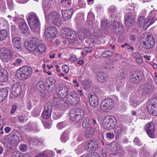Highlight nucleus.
I'll use <instances>...</instances> for the list:
<instances>
[{
    "mask_svg": "<svg viewBox=\"0 0 157 157\" xmlns=\"http://www.w3.org/2000/svg\"><path fill=\"white\" fill-rule=\"evenodd\" d=\"M90 118L88 117H85L83 119L82 123V126L83 128H87L89 127H92L91 126V124H90Z\"/></svg>",
    "mask_w": 157,
    "mask_h": 157,
    "instance_id": "obj_39",
    "label": "nucleus"
},
{
    "mask_svg": "<svg viewBox=\"0 0 157 157\" xmlns=\"http://www.w3.org/2000/svg\"><path fill=\"white\" fill-rule=\"evenodd\" d=\"M8 35V31L6 29L0 30V42L2 41L7 37Z\"/></svg>",
    "mask_w": 157,
    "mask_h": 157,
    "instance_id": "obj_38",
    "label": "nucleus"
},
{
    "mask_svg": "<svg viewBox=\"0 0 157 157\" xmlns=\"http://www.w3.org/2000/svg\"><path fill=\"white\" fill-rule=\"evenodd\" d=\"M66 125V124L64 122H61L57 124V127L58 129H61L64 127Z\"/></svg>",
    "mask_w": 157,
    "mask_h": 157,
    "instance_id": "obj_60",
    "label": "nucleus"
},
{
    "mask_svg": "<svg viewBox=\"0 0 157 157\" xmlns=\"http://www.w3.org/2000/svg\"><path fill=\"white\" fill-rule=\"evenodd\" d=\"M137 152L135 149L130 151L129 153V155L131 157H136Z\"/></svg>",
    "mask_w": 157,
    "mask_h": 157,
    "instance_id": "obj_58",
    "label": "nucleus"
},
{
    "mask_svg": "<svg viewBox=\"0 0 157 157\" xmlns=\"http://www.w3.org/2000/svg\"><path fill=\"white\" fill-rule=\"evenodd\" d=\"M133 142L135 144L137 145L141 146L142 145V144L141 142L139 139L137 137H136L134 139Z\"/></svg>",
    "mask_w": 157,
    "mask_h": 157,
    "instance_id": "obj_61",
    "label": "nucleus"
},
{
    "mask_svg": "<svg viewBox=\"0 0 157 157\" xmlns=\"http://www.w3.org/2000/svg\"><path fill=\"white\" fill-rule=\"evenodd\" d=\"M46 155L47 157H52L54 156L55 154L54 152L52 151H48L46 152H45Z\"/></svg>",
    "mask_w": 157,
    "mask_h": 157,
    "instance_id": "obj_62",
    "label": "nucleus"
},
{
    "mask_svg": "<svg viewBox=\"0 0 157 157\" xmlns=\"http://www.w3.org/2000/svg\"><path fill=\"white\" fill-rule=\"evenodd\" d=\"M144 129L150 138H155V125L153 122H150L146 124L144 126Z\"/></svg>",
    "mask_w": 157,
    "mask_h": 157,
    "instance_id": "obj_9",
    "label": "nucleus"
},
{
    "mask_svg": "<svg viewBox=\"0 0 157 157\" xmlns=\"http://www.w3.org/2000/svg\"><path fill=\"white\" fill-rule=\"evenodd\" d=\"M69 131L67 130L63 132V135L60 137V140L61 142L65 143L69 139Z\"/></svg>",
    "mask_w": 157,
    "mask_h": 157,
    "instance_id": "obj_40",
    "label": "nucleus"
},
{
    "mask_svg": "<svg viewBox=\"0 0 157 157\" xmlns=\"http://www.w3.org/2000/svg\"><path fill=\"white\" fill-rule=\"evenodd\" d=\"M15 32L13 31L12 33V44L13 46L17 49L21 50V38L20 37L16 36L15 35Z\"/></svg>",
    "mask_w": 157,
    "mask_h": 157,
    "instance_id": "obj_18",
    "label": "nucleus"
},
{
    "mask_svg": "<svg viewBox=\"0 0 157 157\" xmlns=\"http://www.w3.org/2000/svg\"><path fill=\"white\" fill-rule=\"evenodd\" d=\"M82 84L83 89L85 90H87L92 85V80L87 79H84L82 81Z\"/></svg>",
    "mask_w": 157,
    "mask_h": 157,
    "instance_id": "obj_32",
    "label": "nucleus"
},
{
    "mask_svg": "<svg viewBox=\"0 0 157 157\" xmlns=\"http://www.w3.org/2000/svg\"><path fill=\"white\" fill-rule=\"evenodd\" d=\"M73 100L74 102H75L78 104L79 101V98L78 94L75 91H72L70 92L68 95Z\"/></svg>",
    "mask_w": 157,
    "mask_h": 157,
    "instance_id": "obj_36",
    "label": "nucleus"
},
{
    "mask_svg": "<svg viewBox=\"0 0 157 157\" xmlns=\"http://www.w3.org/2000/svg\"><path fill=\"white\" fill-rule=\"evenodd\" d=\"M56 92L58 96L62 98H65L68 94V91L67 88L60 86L57 87Z\"/></svg>",
    "mask_w": 157,
    "mask_h": 157,
    "instance_id": "obj_17",
    "label": "nucleus"
},
{
    "mask_svg": "<svg viewBox=\"0 0 157 157\" xmlns=\"http://www.w3.org/2000/svg\"><path fill=\"white\" fill-rule=\"evenodd\" d=\"M60 3H63V4L67 8H69L71 3V0H61L60 2Z\"/></svg>",
    "mask_w": 157,
    "mask_h": 157,
    "instance_id": "obj_50",
    "label": "nucleus"
},
{
    "mask_svg": "<svg viewBox=\"0 0 157 157\" xmlns=\"http://www.w3.org/2000/svg\"><path fill=\"white\" fill-rule=\"evenodd\" d=\"M23 59V58L21 56H20V57L17 58L15 60L14 63L16 65H19L22 62Z\"/></svg>",
    "mask_w": 157,
    "mask_h": 157,
    "instance_id": "obj_59",
    "label": "nucleus"
},
{
    "mask_svg": "<svg viewBox=\"0 0 157 157\" xmlns=\"http://www.w3.org/2000/svg\"><path fill=\"white\" fill-rule=\"evenodd\" d=\"M20 150L22 152H25L28 149V147L26 144H21L19 147Z\"/></svg>",
    "mask_w": 157,
    "mask_h": 157,
    "instance_id": "obj_53",
    "label": "nucleus"
},
{
    "mask_svg": "<svg viewBox=\"0 0 157 157\" xmlns=\"http://www.w3.org/2000/svg\"><path fill=\"white\" fill-rule=\"evenodd\" d=\"M104 68L106 69L107 71H113L114 69V67L113 65L108 63L106 64V65L105 67Z\"/></svg>",
    "mask_w": 157,
    "mask_h": 157,
    "instance_id": "obj_55",
    "label": "nucleus"
},
{
    "mask_svg": "<svg viewBox=\"0 0 157 157\" xmlns=\"http://www.w3.org/2000/svg\"><path fill=\"white\" fill-rule=\"evenodd\" d=\"M29 145L32 144L36 146V147L42 144L41 141L39 139L37 138H34L32 141H31L29 142Z\"/></svg>",
    "mask_w": 157,
    "mask_h": 157,
    "instance_id": "obj_43",
    "label": "nucleus"
},
{
    "mask_svg": "<svg viewBox=\"0 0 157 157\" xmlns=\"http://www.w3.org/2000/svg\"><path fill=\"white\" fill-rule=\"evenodd\" d=\"M93 26V21L90 20H88L84 24L83 29L85 31L90 32Z\"/></svg>",
    "mask_w": 157,
    "mask_h": 157,
    "instance_id": "obj_33",
    "label": "nucleus"
},
{
    "mask_svg": "<svg viewBox=\"0 0 157 157\" xmlns=\"http://www.w3.org/2000/svg\"><path fill=\"white\" fill-rule=\"evenodd\" d=\"M28 23L30 28L33 30L36 29L39 24V20L36 14L31 12L28 14Z\"/></svg>",
    "mask_w": 157,
    "mask_h": 157,
    "instance_id": "obj_5",
    "label": "nucleus"
},
{
    "mask_svg": "<svg viewBox=\"0 0 157 157\" xmlns=\"http://www.w3.org/2000/svg\"><path fill=\"white\" fill-rule=\"evenodd\" d=\"M108 10L109 11V13L111 14V15L113 14V15H114L116 16V17L118 18V17L117 16V11L116 10L114 7H111L109 8L108 9Z\"/></svg>",
    "mask_w": 157,
    "mask_h": 157,
    "instance_id": "obj_54",
    "label": "nucleus"
},
{
    "mask_svg": "<svg viewBox=\"0 0 157 157\" xmlns=\"http://www.w3.org/2000/svg\"><path fill=\"white\" fill-rule=\"evenodd\" d=\"M53 103L54 106L59 109H63L67 107V103L63 99L60 98H54L53 99Z\"/></svg>",
    "mask_w": 157,
    "mask_h": 157,
    "instance_id": "obj_16",
    "label": "nucleus"
},
{
    "mask_svg": "<svg viewBox=\"0 0 157 157\" xmlns=\"http://www.w3.org/2000/svg\"><path fill=\"white\" fill-rule=\"evenodd\" d=\"M106 136L109 139H112L114 138V135L113 133L108 132L106 133Z\"/></svg>",
    "mask_w": 157,
    "mask_h": 157,
    "instance_id": "obj_63",
    "label": "nucleus"
},
{
    "mask_svg": "<svg viewBox=\"0 0 157 157\" xmlns=\"http://www.w3.org/2000/svg\"><path fill=\"white\" fill-rule=\"evenodd\" d=\"M72 9H70L68 10H62V17L65 20H68L71 18L73 13Z\"/></svg>",
    "mask_w": 157,
    "mask_h": 157,
    "instance_id": "obj_26",
    "label": "nucleus"
},
{
    "mask_svg": "<svg viewBox=\"0 0 157 157\" xmlns=\"http://www.w3.org/2000/svg\"><path fill=\"white\" fill-rule=\"evenodd\" d=\"M18 76L21 80H24L27 79L33 73L32 68L28 66H25L20 68L18 72Z\"/></svg>",
    "mask_w": 157,
    "mask_h": 157,
    "instance_id": "obj_2",
    "label": "nucleus"
},
{
    "mask_svg": "<svg viewBox=\"0 0 157 157\" xmlns=\"http://www.w3.org/2000/svg\"><path fill=\"white\" fill-rule=\"evenodd\" d=\"M52 110V106L50 102L47 103L45 105L42 114L41 119H50Z\"/></svg>",
    "mask_w": 157,
    "mask_h": 157,
    "instance_id": "obj_10",
    "label": "nucleus"
},
{
    "mask_svg": "<svg viewBox=\"0 0 157 157\" xmlns=\"http://www.w3.org/2000/svg\"><path fill=\"white\" fill-rule=\"evenodd\" d=\"M43 7L46 11L54 7L56 4V0H43Z\"/></svg>",
    "mask_w": 157,
    "mask_h": 157,
    "instance_id": "obj_19",
    "label": "nucleus"
},
{
    "mask_svg": "<svg viewBox=\"0 0 157 157\" xmlns=\"http://www.w3.org/2000/svg\"><path fill=\"white\" fill-rule=\"evenodd\" d=\"M94 129L92 127L86 128L85 131L84 135L87 138H90L94 135Z\"/></svg>",
    "mask_w": 157,
    "mask_h": 157,
    "instance_id": "obj_31",
    "label": "nucleus"
},
{
    "mask_svg": "<svg viewBox=\"0 0 157 157\" xmlns=\"http://www.w3.org/2000/svg\"><path fill=\"white\" fill-rule=\"evenodd\" d=\"M114 28L113 31L117 34H121L123 33L124 31V27L122 25H120V26L118 28L116 29Z\"/></svg>",
    "mask_w": 157,
    "mask_h": 157,
    "instance_id": "obj_45",
    "label": "nucleus"
},
{
    "mask_svg": "<svg viewBox=\"0 0 157 157\" xmlns=\"http://www.w3.org/2000/svg\"><path fill=\"white\" fill-rule=\"evenodd\" d=\"M25 47L31 51H35L37 49V45L33 40L26 42L24 43Z\"/></svg>",
    "mask_w": 157,
    "mask_h": 157,
    "instance_id": "obj_23",
    "label": "nucleus"
},
{
    "mask_svg": "<svg viewBox=\"0 0 157 157\" xmlns=\"http://www.w3.org/2000/svg\"><path fill=\"white\" fill-rule=\"evenodd\" d=\"M155 12L156 11H151L149 14L150 17L146 19H145L144 17L142 16L139 17L137 22L138 26L142 27L144 29H146L155 20Z\"/></svg>",
    "mask_w": 157,
    "mask_h": 157,
    "instance_id": "obj_1",
    "label": "nucleus"
},
{
    "mask_svg": "<svg viewBox=\"0 0 157 157\" xmlns=\"http://www.w3.org/2000/svg\"><path fill=\"white\" fill-rule=\"evenodd\" d=\"M97 146V144L91 140L86 142L84 144L85 149L88 151L95 150L96 149Z\"/></svg>",
    "mask_w": 157,
    "mask_h": 157,
    "instance_id": "obj_27",
    "label": "nucleus"
},
{
    "mask_svg": "<svg viewBox=\"0 0 157 157\" xmlns=\"http://www.w3.org/2000/svg\"><path fill=\"white\" fill-rule=\"evenodd\" d=\"M141 157H148L149 153L146 151L143 147H142L140 152Z\"/></svg>",
    "mask_w": 157,
    "mask_h": 157,
    "instance_id": "obj_48",
    "label": "nucleus"
},
{
    "mask_svg": "<svg viewBox=\"0 0 157 157\" xmlns=\"http://www.w3.org/2000/svg\"><path fill=\"white\" fill-rule=\"evenodd\" d=\"M63 36L67 39H75L77 36L76 31L69 28H65L63 30Z\"/></svg>",
    "mask_w": 157,
    "mask_h": 157,
    "instance_id": "obj_12",
    "label": "nucleus"
},
{
    "mask_svg": "<svg viewBox=\"0 0 157 157\" xmlns=\"http://www.w3.org/2000/svg\"><path fill=\"white\" fill-rule=\"evenodd\" d=\"M144 78V75L141 71H136L135 73L132 74L130 76L129 79L131 82L138 83L141 81Z\"/></svg>",
    "mask_w": 157,
    "mask_h": 157,
    "instance_id": "obj_11",
    "label": "nucleus"
},
{
    "mask_svg": "<svg viewBox=\"0 0 157 157\" xmlns=\"http://www.w3.org/2000/svg\"><path fill=\"white\" fill-rule=\"evenodd\" d=\"M22 140V135L21 133L17 131H15L13 133H11V141L18 143L21 141Z\"/></svg>",
    "mask_w": 157,
    "mask_h": 157,
    "instance_id": "obj_21",
    "label": "nucleus"
},
{
    "mask_svg": "<svg viewBox=\"0 0 157 157\" xmlns=\"http://www.w3.org/2000/svg\"><path fill=\"white\" fill-rule=\"evenodd\" d=\"M59 14L56 11L52 12L48 15V19L52 22Z\"/></svg>",
    "mask_w": 157,
    "mask_h": 157,
    "instance_id": "obj_42",
    "label": "nucleus"
},
{
    "mask_svg": "<svg viewBox=\"0 0 157 157\" xmlns=\"http://www.w3.org/2000/svg\"><path fill=\"white\" fill-rule=\"evenodd\" d=\"M57 30L54 27L51 26L48 27L44 31V35L47 39H50L56 36Z\"/></svg>",
    "mask_w": 157,
    "mask_h": 157,
    "instance_id": "obj_13",
    "label": "nucleus"
},
{
    "mask_svg": "<svg viewBox=\"0 0 157 157\" xmlns=\"http://www.w3.org/2000/svg\"><path fill=\"white\" fill-rule=\"evenodd\" d=\"M8 93L6 89H2L0 90V102H3L7 98Z\"/></svg>",
    "mask_w": 157,
    "mask_h": 157,
    "instance_id": "obj_34",
    "label": "nucleus"
},
{
    "mask_svg": "<svg viewBox=\"0 0 157 157\" xmlns=\"http://www.w3.org/2000/svg\"><path fill=\"white\" fill-rule=\"evenodd\" d=\"M41 120L44 127L45 128H49L52 124V121L50 119H42Z\"/></svg>",
    "mask_w": 157,
    "mask_h": 157,
    "instance_id": "obj_44",
    "label": "nucleus"
},
{
    "mask_svg": "<svg viewBox=\"0 0 157 157\" xmlns=\"http://www.w3.org/2000/svg\"><path fill=\"white\" fill-rule=\"evenodd\" d=\"M52 22L55 25L57 26H60L62 23V21L60 17V15L59 14L58 17H57Z\"/></svg>",
    "mask_w": 157,
    "mask_h": 157,
    "instance_id": "obj_46",
    "label": "nucleus"
},
{
    "mask_svg": "<svg viewBox=\"0 0 157 157\" xmlns=\"http://www.w3.org/2000/svg\"><path fill=\"white\" fill-rule=\"evenodd\" d=\"M84 115V112L82 110L76 108L72 109L70 113L71 119L76 122H79Z\"/></svg>",
    "mask_w": 157,
    "mask_h": 157,
    "instance_id": "obj_3",
    "label": "nucleus"
},
{
    "mask_svg": "<svg viewBox=\"0 0 157 157\" xmlns=\"http://www.w3.org/2000/svg\"><path fill=\"white\" fill-rule=\"evenodd\" d=\"M149 103L147 104V108L149 112L151 113L152 114L154 115L153 113L154 111H155V109L157 107V100L153 99Z\"/></svg>",
    "mask_w": 157,
    "mask_h": 157,
    "instance_id": "obj_22",
    "label": "nucleus"
},
{
    "mask_svg": "<svg viewBox=\"0 0 157 157\" xmlns=\"http://www.w3.org/2000/svg\"><path fill=\"white\" fill-rule=\"evenodd\" d=\"M135 18L132 12H130L124 17L125 23L128 27L133 26L135 24Z\"/></svg>",
    "mask_w": 157,
    "mask_h": 157,
    "instance_id": "obj_14",
    "label": "nucleus"
},
{
    "mask_svg": "<svg viewBox=\"0 0 157 157\" xmlns=\"http://www.w3.org/2000/svg\"><path fill=\"white\" fill-rule=\"evenodd\" d=\"M12 56L11 51L8 49L4 47L0 49V58L4 63L10 62Z\"/></svg>",
    "mask_w": 157,
    "mask_h": 157,
    "instance_id": "obj_6",
    "label": "nucleus"
},
{
    "mask_svg": "<svg viewBox=\"0 0 157 157\" xmlns=\"http://www.w3.org/2000/svg\"><path fill=\"white\" fill-rule=\"evenodd\" d=\"M114 106L113 100L110 98H106L102 102L100 107L101 109L104 112H108Z\"/></svg>",
    "mask_w": 157,
    "mask_h": 157,
    "instance_id": "obj_8",
    "label": "nucleus"
},
{
    "mask_svg": "<svg viewBox=\"0 0 157 157\" xmlns=\"http://www.w3.org/2000/svg\"><path fill=\"white\" fill-rule=\"evenodd\" d=\"M46 50L45 45L43 44H41L37 46V49L34 52V54L36 55H40L44 53Z\"/></svg>",
    "mask_w": 157,
    "mask_h": 157,
    "instance_id": "obj_30",
    "label": "nucleus"
},
{
    "mask_svg": "<svg viewBox=\"0 0 157 157\" xmlns=\"http://www.w3.org/2000/svg\"><path fill=\"white\" fill-rule=\"evenodd\" d=\"M19 28L21 32L24 33H27L29 29L28 25L24 22H21L20 23Z\"/></svg>",
    "mask_w": 157,
    "mask_h": 157,
    "instance_id": "obj_37",
    "label": "nucleus"
},
{
    "mask_svg": "<svg viewBox=\"0 0 157 157\" xmlns=\"http://www.w3.org/2000/svg\"><path fill=\"white\" fill-rule=\"evenodd\" d=\"M21 91V87L17 84L14 85L11 89L12 94L15 97L18 96L20 94Z\"/></svg>",
    "mask_w": 157,
    "mask_h": 157,
    "instance_id": "obj_24",
    "label": "nucleus"
},
{
    "mask_svg": "<svg viewBox=\"0 0 157 157\" xmlns=\"http://www.w3.org/2000/svg\"><path fill=\"white\" fill-rule=\"evenodd\" d=\"M155 40L153 37L151 35H148L145 39L141 41L142 47L144 48L150 49L154 46Z\"/></svg>",
    "mask_w": 157,
    "mask_h": 157,
    "instance_id": "obj_7",
    "label": "nucleus"
},
{
    "mask_svg": "<svg viewBox=\"0 0 157 157\" xmlns=\"http://www.w3.org/2000/svg\"><path fill=\"white\" fill-rule=\"evenodd\" d=\"M90 123L91 124V126H94L96 128L98 126V124L97 123L95 119H94L93 118H90Z\"/></svg>",
    "mask_w": 157,
    "mask_h": 157,
    "instance_id": "obj_57",
    "label": "nucleus"
},
{
    "mask_svg": "<svg viewBox=\"0 0 157 157\" xmlns=\"http://www.w3.org/2000/svg\"><path fill=\"white\" fill-rule=\"evenodd\" d=\"M109 24L106 20H102L101 22V28L102 29H107L109 27Z\"/></svg>",
    "mask_w": 157,
    "mask_h": 157,
    "instance_id": "obj_47",
    "label": "nucleus"
},
{
    "mask_svg": "<svg viewBox=\"0 0 157 157\" xmlns=\"http://www.w3.org/2000/svg\"><path fill=\"white\" fill-rule=\"evenodd\" d=\"M47 85L48 88V90L49 92L51 91L54 86L56 85V82L54 79L52 77H49L46 81Z\"/></svg>",
    "mask_w": 157,
    "mask_h": 157,
    "instance_id": "obj_25",
    "label": "nucleus"
},
{
    "mask_svg": "<svg viewBox=\"0 0 157 157\" xmlns=\"http://www.w3.org/2000/svg\"><path fill=\"white\" fill-rule=\"evenodd\" d=\"M83 149L82 145L80 144L78 146L75 150L76 152L78 154H80L83 152Z\"/></svg>",
    "mask_w": 157,
    "mask_h": 157,
    "instance_id": "obj_56",
    "label": "nucleus"
},
{
    "mask_svg": "<svg viewBox=\"0 0 157 157\" xmlns=\"http://www.w3.org/2000/svg\"><path fill=\"white\" fill-rule=\"evenodd\" d=\"M62 71L66 73H67L69 71V68L68 66L65 65L62 66Z\"/></svg>",
    "mask_w": 157,
    "mask_h": 157,
    "instance_id": "obj_64",
    "label": "nucleus"
},
{
    "mask_svg": "<svg viewBox=\"0 0 157 157\" xmlns=\"http://www.w3.org/2000/svg\"><path fill=\"white\" fill-rule=\"evenodd\" d=\"M9 79L8 72L6 70L2 69H0V81L6 82Z\"/></svg>",
    "mask_w": 157,
    "mask_h": 157,
    "instance_id": "obj_28",
    "label": "nucleus"
},
{
    "mask_svg": "<svg viewBox=\"0 0 157 157\" xmlns=\"http://www.w3.org/2000/svg\"><path fill=\"white\" fill-rule=\"evenodd\" d=\"M66 101L68 104L72 105H74L77 104L75 102L73 101L71 97H70L68 95Z\"/></svg>",
    "mask_w": 157,
    "mask_h": 157,
    "instance_id": "obj_52",
    "label": "nucleus"
},
{
    "mask_svg": "<svg viewBox=\"0 0 157 157\" xmlns=\"http://www.w3.org/2000/svg\"><path fill=\"white\" fill-rule=\"evenodd\" d=\"M117 20V17H116V16L114 15L113 16V14L111 15V21L113 22L112 24V29L113 30H114V28H115L116 29L118 28V27L120 26V25H122L120 22H117L116 21Z\"/></svg>",
    "mask_w": 157,
    "mask_h": 157,
    "instance_id": "obj_35",
    "label": "nucleus"
},
{
    "mask_svg": "<svg viewBox=\"0 0 157 157\" xmlns=\"http://www.w3.org/2000/svg\"><path fill=\"white\" fill-rule=\"evenodd\" d=\"M142 94L144 96H147L150 94L153 90L152 86L150 84H144L141 86Z\"/></svg>",
    "mask_w": 157,
    "mask_h": 157,
    "instance_id": "obj_15",
    "label": "nucleus"
},
{
    "mask_svg": "<svg viewBox=\"0 0 157 157\" xmlns=\"http://www.w3.org/2000/svg\"><path fill=\"white\" fill-rule=\"evenodd\" d=\"M107 78V75L102 72H98L97 74L96 78L100 82H103Z\"/></svg>",
    "mask_w": 157,
    "mask_h": 157,
    "instance_id": "obj_29",
    "label": "nucleus"
},
{
    "mask_svg": "<svg viewBox=\"0 0 157 157\" xmlns=\"http://www.w3.org/2000/svg\"><path fill=\"white\" fill-rule=\"evenodd\" d=\"M123 132L122 128L120 127H117L115 129L116 140H118L121 133Z\"/></svg>",
    "mask_w": 157,
    "mask_h": 157,
    "instance_id": "obj_41",
    "label": "nucleus"
},
{
    "mask_svg": "<svg viewBox=\"0 0 157 157\" xmlns=\"http://www.w3.org/2000/svg\"><path fill=\"white\" fill-rule=\"evenodd\" d=\"M117 124L115 118L112 116H107L105 117L103 120V124L104 128L108 130L113 129Z\"/></svg>",
    "mask_w": 157,
    "mask_h": 157,
    "instance_id": "obj_4",
    "label": "nucleus"
},
{
    "mask_svg": "<svg viewBox=\"0 0 157 157\" xmlns=\"http://www.w3.org/2000/svg\"><path fill=\"white\" fill-rule=\"evenodd\" d=\"M89 101L90 105L92 107H95L97 106L98 104V99L94 93L90 94L88 95Z\"/></svg>",
    "mask_w": 157,
    "mask_h": 157,
    "instance_id": "obj_20",
    "label": "nucleus"
},
{
    "mask_svg": "<svg viewBox=\"0 0 157 157\" xmlns=\"http://www.w3.org/2000/svg\"><path fill=\"white\" fill-rule=\"evenodd\" d=\"M113 55V52L109 51H106L103 52L101 56L104 57L108 58L111 56Z\"/></svg>",
    "mask_w": 157,
    "mask_h": 157,
    "instance_id": "obj_51",
    "label": "nucleus"
},
{
    "mask_svg": "<svg viewBox=\"0 0 157 157\" xmlns=\"http://www.w3.org/2000/svg\"><path fill=\"white\" fill-rule=\"evenodd\" d=\"M120 77H121V78L122 79H124L127 77V71L124 69H121L119 71Z\"/></svg>",
    "mask_w": 157,
    "mask_h": 157,
    "instance_id": "obj_49",
    "label": "nucleus"
}]
</instances>
